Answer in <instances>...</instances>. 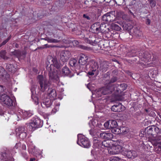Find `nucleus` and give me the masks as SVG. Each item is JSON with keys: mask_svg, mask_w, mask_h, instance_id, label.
<instances>
[{"mask_svg": "<svg viewBox=\"0 0 161 161\" xmlns=\"http://www.w3.org/2000/svg\"><path fill=\"white\" fill-rule=\"evenodd\" d=\"M49 63L50 64L49 66L47 65V69L49 72V76L50 79L54 82H57L59 81V78L58 75V72L55 70L54 67L57 69L61 67L59 61L56 58H51L47 61V64Z\"/></svg>", "mask_w": 161, "mask_h": 161, "instance_id": "f257e3e1", "label": "nucleus"}, {"mask_svg": "<svg viewBox=\"0 0 161 161\" xmlns=\"http://www.w3.org/2000/svg\"><path fill=\"white\" fill-rule=\"evenodd\" d=\"M42 122L40 119L38 118H34L27 124V127L30 131H32L36 128L42 127Z\"/></svg>", "mask_w": 161, "mask_h": 161, "instance_id": "f03ea898", "label": "nucleus"}, {"mask_svg": "<svg viewBox=\"0 0 161 161\" xmlns=\"http://www.w3.org/2000/svg\"><path fill=\"white\" fill-rule=\"evenodd\" d=\"M77 137V143L78 144L86 148H88L90 147V142L86 137L81 134H78Z\"/></svg>", "mask_w": 161, "mask_h": 161, "instance_id": "7ed1b4c3", "label": "nucleus"}, {"mask_svg": "<svg viewBox=\"0 0 161 161\" xmlns=\"http://www.w3.org/2000/svg\"><path fill=\"white\" fill-rule=\"evenodd\" d=\"M42 91L44 92L50 85V82L42 75H39L37 77Z\"/></svg>", "mask_w": 161, "mask_h": 161, "instance_id": "20e7f679", "label": "nucleus"}, {"mask_svg": "<svg viewBox=\"0 0 161 161\" xmlns=\"http://www.w3.org/2000/svg\"><path fill=\"white\" fill-rule=\"evenodd\" d=\"M12 155L10 151L6 149L1 154L0 159L2 161H13L14 159L11 157Z\"/></svg>", "mask_w": 161, "mask_h": 161, "instance_id": "39448f33", "label": "nucleus"}, {"mask_svg": "<svg viewBox=\"0 0 161 161\" xmlns=\"http://www.w3.org/2000/svg\"><path fill=\"white\" fill-rule=\"evenodd\" d=\"M124 148L119 145H113L108 149V151L111 154L113 155L119 153L124 151Z\"/></svg>", "mask_w": 161, "mask_h": 161, "instance_id": "423d86ee", "label": "nucleus"}, {"mask_svg": "<svg viewBox=\"0 0 161 161\" xmlns=\"http://www.w3.org/2000/svg\"><path fill=\"white\" fill-rule=\"evenodd\" d=\"M0 100L3 103L8 106L13 105V102L10 97L7 94H3L0 97Z\"/></svg>", "mask_w": 161, "mask_h": 161, "instance_id": "0eeeda50", "label": "nucleus"}, {"mask_svg": "<svg viewBox=\"0 0 161 161\" xmlns=\"http://www.w3.org/2000/svg\"><path fill=\"white\" fill-rule=\"evenodd\" d=\"M16 135L21 139L25 138L27 136L26 131L24 127H19L15 130Z\"/></svg>", "mask_w": 161, "mask_h": 161, "instance_id": "6e6552de", "label": "nucleus"}, {"mask_svg": "<svg viewBox=\"0 0 161 161\" xmlns=\"http://www.w3.org/2000/svg\"><path fill=\"white\" fill-rule=\"evenodd\" d=\"M70 56L69 51H62L60 54V59L63 62L67 61Z\"/></svg>", "mask_w": 161, "mask_h": 161, "instance_id": "1a4fd4ad", "label": "nucleus"}, {"mask_svg": "<svg viewBox=\"0 0 161 161\" xmlns=\"http://www.w3.org/2000/svg\"><path fill=\"white\" fill-rule=\"evenodd\" d=\"M102 19L103 21L110 22L114 21L115 19V15L110 13H107L102 16Z\"/></svg>", "mask_w": 161, "mask_h": 161, "instance_id": "9d476101", "label": "nucleus"}, {"mask_svg": "<svg viewBox=\"0 0 161 161\" xmlns=\"http://www.w3.org/2000/svg\"><path fill=\"white\" fill-rule=\"evenodd\" d=\"M110 85L108 86V87H106L102 88L100 89V91L103 95H106L108 94H110L112 93L114 90V87L113 86H109Z\"/></svg>", "mask_w": 161, "mask_h": 161, "instance_id": "9b49d317", "label": "nucleus"}, {"mask_svg": "<svg viewBox=\"0 0 161 161\" xmlns=\"http://www.w3.org/2000/svg\"><path fill=\"white\" fill-rule=\"evenodd\" d=\"M124 107L122 106L121 103H117L113 106L111 107V110L112 111L115 112H119L122 111Z\"/></svg>", "mask_w": 161, "mask_h": 161, "instance_id": "f8f14e48", "label": "nucleus"}, {"mask_svg": "<svg viewBox=\"0 0 161 161\" xmlns=\"http://www.w3.org/2000/svg\"><path fill=\"white\" fill-rule=\"evenodd\" d=\"M100 137L107 140H110L113 137V135L111 132H103L100 134Z\"/></svg>", "mask_w": 161, "mask_h": 161, "instance_id": "ddd939ff", "label": "nucleus"}, {"mask_svg": "<svg viewBox=\"0 0 161 161\" xmlns=\"http://www.w3.org/2000/svg\"><path fill=\"white\" fill-rule=\"evenodd\" d=\"M124 154L129 158H134L137 155L136 152L134 151H125Z\"/></svg>", "mask_w": 161, "mask_h": 161, "instance_id": "4468645a", "label": "nucleus"}, {"mask_svg": "<svg viewBox=\"0 0 161 161\" xmlns=\"http://www.w3.org/2000/svg\"><path fill=\"white\" fill-rule=\"evenodd\" d=\"M9 76L2 67H0V78L2 80H8Z\"/></svg>", "mask_w": 161, "mask_h": 161, "instance_id": "2eb2a0df", "label": "nucleus"}, {"mask_svg": "<svg viewBox=\"0 0 161 161\" xmlns=\"http://www.w3.org/2000/svg\"><path fill=\"white\" fill-rule=\"evenodd\" d=\"M56 91L55 89H49L48 90V96L52 100L54 99L56 97Z\"/></svg>", "mask_w": 161, "mask_h": 161, "instance_id": "dca6fc26", "label": "nucleus"}, {"mask_svg": "<svg viewBox=\"0 0 161 161\" xmlns=\"http://www.w3.org/2000/svg\"><path fill=\"white\" fill-rule=\"evenodd\" d=\"M88 59V57L87 56L81 54L80 55L79 63L82 65H84L87 63Z\"/></svg>", "mask_w": 161, "mask_h": 161, "instance_id": "f3484780", "label": "nucleus"}, {"mask_svg": "<svg viewBox=\"0 0 161 161\" xmlns=\"http://www.w3.org/2000/svg\"><path fill=\"white\" fill-rule=\"evenodd\" d=\"M52 100L50 99L47 98L44 100L41 104L42 106L44 108L50 107L52 104Z\"/></svg>", "mask_w": 161, "mask_h": 161, "instance_id": "a211bd4d", "label": "nucleus"}, {"mask_svg": "<svg viewBox=\"0 0 161 161\" xmlns=\"http://www.w3.org/2000/svg\"><path fill=\"white\" fill-rule=\"evenodd\" d=\"M151 54L147 52H145L142 55V60L145 62H147L151 60Z\"/></svg>", "mask_w": 161, "mask_h": 161, "instance_id": "6ab92c4d", "label": "nucleus"}, {"mask_svg": "<svg viewBox=\"0 0 161 161\" xmlns=\"http://www.w3.org/2000/svg\"><path fill=\"white\" fill-rule=\"evenodd\" d=\"M99 22H97L94 23L91 26V28L92 31L91 32L94 33H97L99 32Z\"/></svg>", "mask_w": 161, "mask_h": 161, "instance_id": "aec40b11", "label": "nucleus"}, {"mask_svg": "<svg viewBox=\"0 0 161 161\" xmlns=\"http://www.w3.org/2000/svg\"><path fill=\"white\" fill-rule=\"evenodd\" d=\"M98 139H99V138H98L97 137L95 136L93 137V147L95 148L98 147L99 145L101 143V141Z\"/></svg>", "mask_w": 161, "mask_h": 161, "instance_id": "412c9836", "label": "nucleus"}, {"mask_svg": "<svg viewBox=\"0 0 161 161\" xmlns=\"http://www.w3.org/2000/svg\"><path fill=\"white\" fill-rule=\"evenodd\" d=\"M161 136L158 135L153 139V141L155 145H161Z\"/></svg>", "mask_w": 161, "mask_h": 161, "instance_id": "4be33fe9", "label": "nucleus"}, {"mask_svg": "<svg viewBox=\"0 0 161 161\" xmlns=\"http://www.w3.org/2000/svg\"><path fill=\"white\" fill-rule=\"evenodd\" d=\"M21 112L23 113V110L20 109L18 111V112L17 113V114H14L13 116L14 117H17V119H16V120H19L20 119H23V114L21 113Z\"/></svg>", "mask_w": 161, "mask_h": 161, "instance_id": "5701e85b", "label": "nucleus"}, {"mask_svg": "<svg viewBox=\"0 0 161 161\" xmlns=\"http://www.w3.org/2000/svg\"><path fill=\"white\" fill-rule=\"evenodd\" d=\"M102 144L103 146L108 148V149L110 148L112 145L109 140L104 141L102 142Z\"/></svg>", "mask_w": 161, "mask_h": 161, "instance_id": "b1692460", "label": "nucleus"}, {"mask_svg": "<svg viewBox=\"0 0 161 161\" xmlns=\"http://www.w3.org/2000/svg\"><path fill=\"white\" fill-rule=\"evenodd\" d=\"M108 68V65L107 63L106 62H104L100 65V68L103 72H105L107 71Z\"/></svg>", "mask_w": 161, "mask_h": 161, "instance_id": "393cba45", "label": "nucleus"}, {"mask_svg": "<svg viewBox=\"0 0 161 161\" xmlns=\"http://www.w3.org/2000/svg\"><path fill=\"white\" fill-rule=\"evenodd\" d=\"M91 75V72H88V74L87 75V76L86 77V79L87 80V82L88 83L87 84H86L85 85L86 86V87L88 89H89L90 91L91 90L90 87H91V80L90 78V77L89 75Z\"/></svg>", "mask_w": 161, "mask_h": 161, "instance_id": "a878e982", "label": "nucleus"}, {"mask_svg": "<svg viewBox=\"0 0 161 161\" xmlns=\"http://www.w3.org/2000/svg\"><path fill=\"white\" fill-rule=\"evenodd\" d=\"M6 68L8 71L12 72H14L15 70L13 65L10 64H7Z\"/></svg>", "mask_w": 161, "mask_h": 161, "instance_id": "bb28decb", "label": "nucleus"}, {"mask_svg": "<svg viewBox=\"0 0 161 161\" xmlns=\"http://www.w3.org/2000/svg\"><path fill=\"white\" fill-rule=\"evenodd\" d=\"M145 131L147 135H148L147 136H148L149 135H152L154 133V132L153 131L152 126L150 127H149V128L148 127L146 128L145 129Z\"/></svg>", "mask_w": 161, "mask_h": 161, "instance_id": "cd10ccee", "label": "nucleus"}, {"mask_svg": "<svg viewBox=\"0 0 161 161\" xmlns=\"http://www.w3.org/2000/svg\"><path fill=\"white\" fill-rule=\"evenodd\" d=\"M21 113L23 114V119H24L27 118L31 116L32 115V114L30 111H27L23 110V113L21 112Z\"/></svg>", "mask_w": 161, "mask_h": 161, "instance_id": "c85d7f7f", "label": "nucleus"}, {"mask_svg": "<svg viewBox=\"0 0 161 161\" xmlns=\"http://www.w3.org/2000/svg\"><path fill=\"white\" fill-rule=\"evenodd\" d=\"M6 52L5 50H2L0 52V60L3 59L4 60L7 59L8 58L6 56Z\"/></svg>", "mask_w": 161, "mask_h": 161, "instance_id": "c756f323", "label": "nucleus"}, {"mask_svg": "<svg viewBox=\"0 0 161 161\" xmlns=\"http://www.w3.org/2000/svg\"><path fill=\"white\" fill-rule=\"evenodd\" d=\"M109 126L110 129L116 128L117 126V122L115 120H109Z\"/></svg>", "mask_w": 161, "mask_h": 161, "instance_id": "7c9ffc66", "label": "nucleus"}, {"mask_svg": "<svg viewBox=\"0 0 161 161\" xmlns=\"http://www.w3.org/2000/svg\"><path fill=\"white\" fill-rule=\"evenodd\" d=\"M133 30L134 35L136 36H139L141 35L142 32L139 30V28L136 27H135Z\"/></svg>", "mask_w": 161, "mask_h": 161, "instance_id": "2f4dec72", "label": "nucleus"}, {"mask_svg": "<svg viewBox=\"0 0 161 161\" xmlns=\"http://www.w3.org/2000/svg\"><path fill=\"white\" fill-rule=\"evenodd\" d=\"M99 31L103 32L107 31V30L108 29V28H106V25L105 24L102 23L99 25Z\"/></svg>", "mask_w": 161, "mask_h": 161, "instance_id": "473e14b6", "label": "nucleus"}, {"mask_svg": "<svg viewBox=\"0 0 161 161\" xmlns=\"http://www.w3.org/2000/svg\"><path fill=\"white\" fill-rule=\"evenodd\" d=\"M44 39L47 41L48 42L50 43H56L59 42V40L53 38H51L48 37H46L44 38Z\"/></svg>", "mask_w": 161, "mask_h": 161, "instance_id": "72a5a7b5", "label": "nucleus"}, {"mask_svg": "<svg viewBox=\"0 0 161 161\" xmlns=\"http://www.w3.org/2000/svg\"><path fill=\"white\" fill-rule=\"evenodd\" d=\"M62 73L65 75H68L70 73V71L69 69L67 67H64L62 71Z\"/></svg>", "mask_w": 161, "mask_h": 161, "instance_id": "f704fd0d", "label": "nucleus"}, {"mask_svg": "<svg viewBox=\"0 0 161 161\" xmlns=\"http://www.w3.org/2000/svg\"><path fill=\"white\" fill-rule=\"evenodd\" d=\"M120 129V134H125L129 132V129L125 127H121Z\"/></svg>", "mask_w": 161, "mask_h": 161, "instance_id": "c9c22d12", "label": "nucleus"}, {"mask_svg": "<svg viewBox=\"0 0 161 161\" xmlns=\"http://www.w3.org/2000/svg\"><path fill=\"white\" fill-rule=\"evenodd\" d=\"M112 29L113 30L116 31H119L120 30L121 28L119 26L114 23H112L111 25Z\"/></svg>", "mask_w": 161, "mask_h": 161, "instance_id": "e433bc0d", "label": "nucleus"}, {"mask_svg": "<svg viewBox=\"0 0 161 161\" xmlns=\"http://www.w3.org/2000/svg\"><path fill=\"white\" fill-rule=\"evenodd\" d=\"M91 63L93 64L92 67L93 69H95L96 70V69H97L98 67V63L96 62L94 60H91Z\"/></svg>", "mask_w": 161, "mask_h": 161, "instance_id": "4c0bfd02", "label": "nucleus"}, {"mask_svg": "<svg viewBox=\"0 0 161 161\" xmlns=\"http://www.w3.org/2000/svg\"><path fill=\"white\" fill-rule=\"evenodd\" d=\"M60 104V103H56L54 108L52 109V113L54 114L58 110Z\"/></svg>", "mask_w": 161, "mask_h": 161, "instance_id": "58836bf2", "label": "nucleus"}, {"mask_svg": "<svg viewBox=\"0 0 161 161\" xmlns=\"http://www.w3.org/2000/svg\"><path fill=\"white\" fill-rule=\"evenodd\" d=\"M77 60L76 59L72 58L70 59L69 61V64L72 67L75 66L76 64Z\"/></svg>", "mask_w": 161, "mask_h": 161, "instance_id": "ea45409f", "label": "nucleus"}, {"mask_svg": "<svg viewBox=\"0 0 161 161\" xmlns=\"http://www.w3.org/2000/svg\"><path fill=\"white\" fill-rule=\"evenodd\" d=\"M113 133L115 134H120V129L119 128H113L112 130Z\"/></svg>", "mask_w": 161, "mask_h": 161, "instance_id": "a19ab883", "label": "nucleus"}, {"mask_svg": "<svg viewBox=\"0 0 161 161\" xmlns=\"http://www.w3.org/2000/svg\"><path fill=\"white\" fill-rule=\"evenodd\" d=\"M124 14V12L120 10H118L116 12L117 16L118 17H121Z\"/></svg>", "mask_w": 161, "mask_h": 161, "instance_id": "79ce46f5", "label": "nucleus"}, {"mask_svg": "<svg viewBox=\"0 0 161 161\" xmlns=\"http://www.w3.org/2000/svg\"><path fill=\"white\" fill-rule=\"evenodd\" d=\"M12 54L15 55L17 57H20L21 55L20 52L18 50H15L12 53Z\"/></svg>", "mask_w": 161, "mask_h": 161, "instance_id": "37998d69", "label": "nucleus"}, {"mask_svg": "<svg viewBox=\"0 0 161 161\" xmlns=\"http://www.w3.org/2000/svg\"><path fill=\"white\" fill-rule=\"evenodd\" d=\"M110 161H122V160L119 158L114 157L111 158L110 159Z\"/></svg>", "mask_w": 161, "mask_h": 161, "instance_id": "c03bdc74", "label": "nucleus"}, {"mask_svg": "<svg viewBox=\"0 0 161 161\" xmlns=\"http://www.w3.org/2000/svg\"><path fill=\"white\" fill-rule=\"evenodd\" d=\"M139 136L140 137H144V136H147L146 133L145 131V130H141L140 132V134H139Z\"/></svg>", "mask_w": 161, "mask_h": 161, "instance_id": "a18cd8bd", "label": "nucleus"}, {"mask_svg": "<svg viewBox=\"0 0 161 161\" xmlns=\"http://www.w3.org/2000/svg\"><path fill=\"white\" fill-rule=\"evenodd\" d=\"M11 38V37L10 36L7 39L4 41L0 45V47L2 46L5 45L10 39Z\"/></svg>", "mask_w": 161, "mask_h": 161, "instance_id": "49530a36", "label": "nucleus"}, {"mask_svg": "<svg viewBox=\"0 0 161 161\" xmlns=\"http://www.w3.org/2000/svg\"><path fill=\"white\" fill-rule=\"evenodd\" d=\"M152 127L153 132H155L156 133H157L159 132V129L158 127L154 126H152Z\"/></svg>", "mask_w": 161, "mask_h": 161, "instance_id": "de8ad7c7", "label": "nucleus"}, {"mask_svg": "<svg viewBox=\"0 0 161 161\" xmlns=\"http://www.w3.org/2000/svg\"><path fill=\"white\" fill-rule=\"evenodd\" d=\"M109 120L107 122H106L104 124V126L106 128L110 129L109 126Z\"/></svg>", "mask_w": 161, "mask_h": 161, "instance_id": "09e8293b", "label": "nucleus"}, {"mask_svg": "<svg viewBox=\"0 0 161 161\" xmlns=\"http://www.w3.org/2000/svg\"><path fill=\"white\" fill-rule=\"evenodd\" d=\"M117 80V78L116 77H113L112 78L109 82V84L113 83L115 82Z\"/></svg>", "mask_w": 161, "mask_h": 161, "instance_id": "8fccbe9b", "label": "nucleus"}, {"mask_svg": "<svg viewBox=\"0 0 161 161\" xmlns=\"http://www.w3.org/2000/svg\"><path fill=\"white\" fill-rule=\"evenodd\" d=\"M33 101L35 104L37 105L38 104V99L37 97H34V98H32Z\"/></svg>", "mask_w": 161, "mask_h": 161, "instance_id": "3c124183", "label": "nucleus"}, {"mask_svg": "<svg viewBox=\"0 0 161 161\" xmlns=\"http://www.w3.org/2000/svg\"><path fill=\"white\" fill-rule=\"evenodd\" d=\"M155 5L156 3L155 1L153 0H151L150 1V5L151 7H154L155 6Z\"/></svg>", "mask_w": 161, "mask_h": 161, "instance_id": "603ef678", "label": "nucleus"}, {"mask_svg": "<svg viewBox=\"0 0 161 161\" xmlns=\"http://www.w3.org/2000/svg\"><path fill=\"white\" fill-rule=\"evenodd\" d=\"M72 42L74 45L75 46H77L79 43L78 41L77 40H74Z\"/></svg>", "mask_w": 161, "mask_h": 161, "instance_id": "864d4df0", "label": "nucleus"}, {"mask_svg": "<svg viewBox=\"0 0 161 161\" xmlns=\"http://www.w3.org/2000/svg\"><path fill=\"white\" fill-rule=\"evenodd\" d=\"M81 48L82 49L86 50H88L90 49V47H89L86 46H81Z\"/></svg>", "mask_w": 161, "mask_h": 161, "instance_id": "5fc2aeb1", "label": "nucleus"}, {"mask_svg": "<svg viewBox=\"0 0 161 161\" xmlns=\"http://www.w3.org/2000/svg\"><path fill=\"white\" fill-rule=\"evenodd\" d=\"M18 148V147L17 146V145H16L14 147V148H13V149L11 151V152H12V153H16V151H15V149H17Z\"/></svg>", "mask_w": 161, "mask_h": 161, "instance_id": "6e6d98bb", "label": "nucleus"}, {"mask_svg": "<svg viewBox=\"0 0 161 161\" xmlns=\"http://www.w3.org/2000/svg\"><path fill=\"white\" fill-rule=\"evenodd\" d=\"M4 87L1 85H0V92L4 91Z\"/></svg>", "mask_w": 161, "mask_h": 161, "instance_id": "4d7b16f0", "label": "nucleus"}, {"mask_svg": "<svg viewBox=\"0 0 161 161\" xmlns=\"http://www.w3.org/2000/svg\"><path fill=\"white\" fill-rule=\"evenodd\" d=\"M45 46V47H56L55 46H52L51 45H48V44H46L44 45Z\"/></svg>", "mask_w": 161, "mask_h": 161, "instance_id": "13d9d810", "label": "nucleus"}, {"mask_svg": "<svg viewBox=\"0 0 161 161\" xmlns=\"http://www.w3.org/2000/svg\"><path fill=\"white\" fill-rule=\"evenodd\" d=\"M85 40L86 42L88 43H89V44H90L91 42H90V40H89L88 38H85Z\"/></svg>", "mask_w": 161, "mask_h": 161, "instance_id": "bf43d9fd", "label": "nucleus"}, {"mask_svg": "<svg viewBox=\"0 0 161 161\" xmlns=\"http://www.w3.org/2000/svg\"><path fill=\"white\" fill-rule=\"evenodd\" d=\"M97 3L95 1H93L92 3V6L95 7H97Z\"/></svg>", "mask_w": 161, "mask_h": 161, "instance_id": "052dcab7", "label": "nucleus"}, {"mask_svg": "<svg viewBox=\"0 0 161 161\" xmlns=\"http://www.w3.org/2000/svg\"><path fill=\"white\" fill-rule=\"evenodd\" d=\"M146 24L147 25H149L150 23V20L148 19H147L146 21Z\"/></svg>", "mask_w": 161, "mask_h": 161, "instance_id": "680f3d73", "label": "nucleus"}, {"mask_svg": "<svg viewBox=\"0 0 161 161\" xmlns=\"http://www.w3.org/2000/svg\"><path fill=\"white\" fill-rule=\"evenodd\" d=\"M83 17L85 18H86L87 19H90V17L85 14H83Z\"/></svg>", "mask_w": 161, "mask_h": 161, "instance_id": "e2e57ef3", "label": "nucleus"}, {"mask_svg": "<svg viewBox=\"0 0 161 161\" xmlns=\"http://www.w3.org/2000/svg\"><path fill=\"white\" fill-rule=\"evenodd\" d=\"M91 45H92L93 46H95L96 47H98V44L97 43H93L92 44V42H91Z\"/></svg>", "mask_w": 161, "mask_h": 161, "instance_id": "0e129e2a", "label": "nucleus"}, {"mask_svg": "<svg viewBox=\"0 0 161 161\" xmlns=\"http://www.w3.org/2000/svg\"><path fill=\"white\" fill-rule=\"evenodd\" d=\"M35 158H31L30 161H35Z\"/></svg>", "mask_w": 161, "mask_h": 161, "instance_id": "69168bd1", "label": "nucleus"}, {"mask_svg": "<svg viewBox=\"0 0 161 161\" xmlns=\"http://www.w3.org/2000/svg\"><path fill=\"white\" fill-rule=\"evenodd\" d=\"M3 112L1 110H0V115H2L3 114Z\"/></svg>", "mask_w": 161, "mask_h": 161, "instance_id": "338daca9", "label": "nucleus"}, {"mask_svg": "<svg viewBox=\"0 0 161 161\" xmlns=\"http://www.w3.org/2000/svg\"><path fill=\"white\" fill-rule=\"evenodd\" d=\"M91 75H93L94 74L93 73V72H91Z\"/></svg>", "mask_w": 161, "mask_h": 161, "instance_id": "774afa93", "label": "nucleus"}]
</instances>
